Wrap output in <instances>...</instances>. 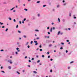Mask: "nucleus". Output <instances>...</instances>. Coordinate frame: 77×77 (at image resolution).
<instances>
[{
    "instance_id": "obj_1",
    "label": "nucleus",
    "mask_w": 77,
    "mask_h": 77,
    "mask_svg": "<svg viewBox=\"0 0 77 77\" xmlns=\"http://www.w3.org/2000/svg\"><path fill=\"white\" fill-rule=\"evenodd\" d=\"M33 72L35 74H36V73H37V72H36V71H33Z\"/></svg>"
},
{
    "instance_id": "obj_2",
    "label": "nucleus",
    "mask_w": 77,
    "mask_h": 77,
    "mask_svg": "<svg viewBox=\"0 0 77 77\" xmlns=\"http://www.w3.org/2000/svg\"><path fill=\"white\" fill-rule=\"evenodd\" d=\"M51 46H52V45L51 44H50L49 45V47H51Z\"/></svg>"
},
{
    "instance_id": "obj_3",
    "label": "nucleus",
    "mask_w": 77,
    "mask_h": 77,
    "mask_svg": "<svg viewBox=\"0 0 77 77\" xmlns=\"http://www.w3.org/2000/svg\"><path fill=\"white\" fill-rule=\"evenodd\" d=\"M66 5V3H65L63 4V6H65Z\"/></svg>"
},
{
    "instance_id": "obj_4",
    "label": "nucleus",
    "mask_w": 77,
    "mask_h": 77,
    "mask_svg": "<svg viewBox=\"0 0 77 77\" xmlns=\"http://www.w3.org/2000/svg\"><path fill=\"white\" fill-rule=\"evenodd\" d=\"M14 8H12V9H11V10H10V11H12V10H13V9H14Z\"/></svg>"
},
{
    "instance_id": "obj_5",
    "label": "nucleus",
    "mask_w": 77,
    "mask_h": 77,
    "mask_svg": "<svg viewBox=\"0 0 77 77\" xmlns=\"http://www.w3.org/2000/svg\"><path fill=\"white\" fill-rule=\"evenodd\" d=\"M60 32L59 31V32H58V33L57 35H59V34H60Z\"/></svg>"
},
{
    "instance_id": "obj_6",
    "label": "nucleus",
    "mask_w": 77,
    "mask_h": 77,
    "mask_svg": "<svg viewBox=\"0 0 77 77\" xmlns=\"http://www.w3.org/2000/svg\"><path fill=\"white\" fill-rule=\"evenodd\" d=\"M8 68H9V69H11V66H9L8 67Z\"/></svg>"
},
{
    "instance_id": "obj_7",
    "label": "nucleus",
    "mask_w": 77,
    "mask_h": 77,
    "mask_svg": "<svg viewBox=\"0 0 77 77\" xmlns=\"http://www.w3.org/2000/svg\"><path fill=\"white\" fill-rule=\"evenodd\" d=\"M58 21H59V22H60V19L58 18Z\"/></svg>"
},
{
    "instance_id": "obj_8",
    "label": "nucleus",
    "mask_w": 77,
    "mask_h": 77,
    "mask_svg": "<svg viewBox=\"0 0 77 77\" xmlns=\"http://www.w3.org/2000/svg\"><path fill=\"white\" fill-rule=\"evenodd\" d=\"M34 42H35V43H37V41H34Z\"/></svg>"
},
{
    "instance_id": "obj_9",
    "label": "nucleus",
    "mask_w": 77,
    "mask_h": 77,
    "mask_svg": "<svg viewBox=\"0 0 77 77\" xmlns=\"http://www.w3.org/2000/svg\"><path fill=\"white\" fill-rule=\"evenodd\" d=\"M24 10H25V11H28L27 9H26V8H25V9H24Z\"/></svg>"
},
{
    "instance_id": "obj_10",
    "label": "nucleus",
    "mask_w": 77,
    "mask_h": 77,
    "mask_svg": "<svg viewBox=\"0 0 77 77\" xmlns=\"http://www.w3.org/2000/svg\"><path fill=\"white\" fill-rule=\"evenodd\" d=\"M60 50H62V49H63V47H61V48H60Z\"/></svg>"
},
{
    "instance_id": "obj_11",
    "label": "nucleus",
    "mask_w": 77,
    "mask_h": 77,
    "mask_svg": "<svg viewBox=\"0 0 77 77\" xmlns=\"http://www.w3.org/2000/svg\"><path fill=\"white\" fill-rule=\"evenodd\" d=\"M48 35H50V33L49 32H48Z\"/></svg>"
},
{
    "instance_id": "obj_12",
    "label": "nucleus",
    "mask_w": 77,
    "mask_h": 77,
    "mask_svg": "<svg viewBox=\"0 0 77 77\" xmlns=\"http://www.w3.org/2000/svg\"><path fill=\"white\" fill-rule=\"evenodd\" d=\"M8 30V29L7 28L6 29L5 32H7Z\"/></svg>"
},
{
    "instance_id": "obj_13",
    "label": "nucleus",
    "mask_w": 77,
    "mask_h": 77,
    "mask_svg": "<svg viewBox=\"0 0 77 77\" xmlns=\"http://www.w3.org/2000/svg\"><path fill=\"white\" fill-rule=\"evenodd\" d=\"M17 73H18V74H20V72H18V71L17 72Z\"/></svg>"
},
{
    "instance_id": "obj_14",
    "label": "nucleus",
    "mask_w": 77,
    "mask_h": 77,
    "mask_svg": "<svg viewBox=\"0 0 77 77\" xmlns=\"http://www.w3.org/2000/svg\"><path fill=\"white\" fill-rule=\"evenodd\" d=\"M50 31H51V32H52V28H51V30H50Z\"/></svg>"
},
{
    "instance_id": "obj_15",
    "label": "nucleus",
    "mask_w": 77,
    "mask_h": 77,
    "mask_svg": "<svg viewBox=\"0 0 77 77\" xmlns=\"http://www.w3.org/2000/svg\"><path fill=\"white\" fill-rule=\"evenodd\" d=\"M37 3H40V1H38L37 2Z\"/></svg>"
},
{
    "instance_id": "obj_16",
    "label": "nucleus",
    "mask_w": 77,
    "mask_h": 77,
    "mask_svg": "<svg viewBox=\"0 0 77 77\" xmlns=\"http://www.w3.org/2000/svg\"><path fill=\"white\" fill-rule=\"evenodd\" d=\"M47 54H50V52L49 51L48 52Z\"/></svg>"
},
{
    "instance_id": "obj_17",
    "label": "nucleus",
    "mask_w": 77,
    "mask_h": 77,
    "mask_svg": "<svg viewBox=\"0 0 77 77\" xmlns=\"http://www.w3.org/2000/svg\"><path fill=\"white\" fill-rule=\"evenodd\" d=\"M18 32L19 33H21V31H20L18 30Z\"/></svg>"
},
{
    "instance_id": "obj_18",
    "label": "nucleus",
    "mask_w": 77,
    "mask_h": 77,
    "mask_svg": "<svg viewBox=\"0 0 77 77\" xmlns=\"http://www.w3.org/2000/svg\"><path fill=\"white\" fill-rule=\"evenodd\" d=\"M26 19L25 18L23 20V21H26Z\"/></svg>"
},
{
    "instance_id": "obj_19",
    "label": "nucleus",
    "mask_w": 77,
    "mask_h": 77,
    "mask_svg": "<svg viewBox=\"0 0 77 77\" xmlns=\"http://www.w3.org/2000/svg\"><path fill=\"white\" fill-rule=\"evenodd\" d=\"M40 51H42V49H40Z\"/></svg>"
},
{
    "instance_id": "obj_20",
    "label": "nucleus",
    "mask_w": 77,
    "mask_h": 77,
    "mask_svg": "<svg viewBox=\"0 0 77 77\" xmlns=\"http://www.w3.org/2000/svg\"><path fill=\"white\" fill-rule=\"evenodd\" d=\"M16 50H19V48H16Z\"/></svg>"
},
{
    "instance_id": "obj_21",
    "label": "nucleus",
    "mask_w": 77,
    "mask_h": 77,
    "mask_svg": "<svg viewBox=\"0 0 77 77\" xmlns=\"http://www.w3.org/2000/svg\"><path fill=\"white\" fill-rule=\"evenodd\" d=\"M38 43H36L35 44V45H38Z\"/></svg>"
},
{
    "instance_id": "obj_22",
    "label": "nucleus",
    "mask_w": 77,
    "mask_h": 77,
    "mask_svg": "<svg viewBox=\"0 0 77 77\" xmlns=\"http://www.w3.org/2000/svg\"><path fill=\"white\" fill-rule=\"evenodd\" d=\"M40 62V61L39 60H38L37 62V63H39V62Z\"/></svg>"
},
{
    "instance_id": "obj_23",
    "label": "nucleus",
    "mask_w": 77,
    "mask_h": 77,
    "mask_svg": "<svg viewBox=\"0 0 77 77\" xmlns=\"http://www.w3.org/2000/svg\"><path fill=\"white\" fill-rule=\"evenodd\" d=\"M18 25H17L16 26V28H18Z\"/></svg>"
},
{
    "instance_id": "obj_24",
    "label": "nucleus",
    "mask_w": 77,
    "mask_h": 77,
    "mask_svg": "<svg viewBox=\"0 0 77 77\" xmlns=\"http://www.w3.org/2000/svg\"><path fill=\"white\" fill-rule=\"evenodd\" d=\"M57 8H59V5H57Z\"/></svg>"
},
{
    "instance_id": "obj_25",
    "label": "nucleus",
    "mask_w": 77,
    "mask_h": 77,
    "mask_svg": "<svg viewBox=\"0 0 77 77\" xmlns=\"http://www.w3.org/2000/svg\"><path fill=\"white\" fill-rule=\"evenodd\" d=\"M10 63H11V64H12V62L10 61Z\"/></svg>"
},
{
    "instance_id": "obj_26",
    "label": "nucleus",
    "mask_w": 77,
    "mask_h": 77,
    "mask_svg": "<svg viewBox=\"0 0 77 77\" xmlns=\"http://www.w3.org/2000/svg\"><path fill=\"white\" fill-rule=\"evenodd\" d=\"M50 56L49 55V56H48V58H50Z\"/></svg>"
},
{
    "instance_id": "obj_27",
    "label": "nucleus",
    "mask_w": 77,
    "mask_h": 77,
    "mask_svg": "<svg viewBox=\"0 0 77 77\" xmlns=\"http://www.w3.org/2000/svg\"><path fill=\"white\" fill-rule=\"evenodd\" d=\"M33 43V42L32 41H31V42L30 44H32Z\"/></svg>"
},
{
    "instance_id": "obj_28",
    "label": "nucleus",
    "mask_w": 77,
    "mask_h": 77,
    "mask_svg": "<svg viewBox=\"0 0 77 77\" xmlns=\"http://www.w3.org/2000/svg\"><path fill=\"white\" fill-rule=\"evenodd\" d=\"M1 72H3L4 73H5V71H1Z\"/></svg>"
},
{
    "instance_id": "obj_29",
    "label": "nucleus",
    "mask_w": 77,
    "mask_h": 77,
    "mask_svg": "<svg viewBox=\"0 0 77 77\" xmlns=\"http://www.w3.org/2000/svg\"><path fill=\"white\" fill-rule=\"evenodd\" d=\"M39 39V38L38 37L36 38V39Z\"/></svg>"
},
{
    "instance_id": "obj_30",
    "label": "nucleus",
    "mask_w": 77,
    "mask_h": 77,
    "mask_svg": "<svg viewBox=\"0 0 77 77\" xmlns=\"http://www.w3.org/2000/svg\"><path fill=\"white\" fill-rule=\"evenodd\" d=\"M14 22H15L16 21V20H15V19H14Z\"/></svg>"
},
{
    "instance_id": "obj_31",
    "label": "nucleus",
    "mask_w": 77,
    "mask_h": 77,
    "mask_svg": "<svg viewBox=\"0 0 77 77\" xmlns=\"http://www.w3.org/2000/svg\"><path fill=\"white\" fill-rule=\"evenodd\" d=\"M29 62H31V60H29Z\"/></svg>"
},
{
    "instance_id": "obj_32",
    "label": "nucleus",
    "mask_w": 77,
    "mask_h": 77,
    "mask_svg": "<svg viewBox=\"0 0 77 77\" xmlns=\"http://www.w3.org/2000/svg\"><path fill=\"white\" fill-rule=\"evenodd\" d=\"M9 19L10 20H12V19L11 18H9Z\"/></svg>"
},
{
    "instance_id": "obj_33",
    "label": "nucleus",
    "mask_w": 77,
    "mask_h": 77,
    "mask_svg": "<svg viewBox=\"0 0 77 77\" xmlns=\"http://www.w3.org/2000/svg\"><path fill=\"white\" fill-rule=\"evenodd\" d=\"M25 71V70H23V72H24Z\"/></svg>"
},
{
    "instance_id": "obj_34",
    "label": "nucleus",
    "mask_w": 77,
    "mask_h": 77,
    "mask_svg": "<svg viewBox=\"0 0 77 77\" xmlns=\"http://www.w3.org/2000/svg\"><path fill=\"white\" fill-rule=\"evenodd\" d=\"M35 31H36L37 32H39V31L38 30L36 29L35 30Z\"/></svg>"
},
{
    "instance_id": "obj_35",
    "label": "nucleus",
    "mask_w": 77,
    "mask_h": 77,
    "mask_svg": "<svg viewBox=\"0 0 77 77\" xmlns=\"http://www.w3.org/2000/svg\"><path fill=\"white\" fill-rule=\"evenodd\" d=\"M61 44H62V45H64V43H61Z\"/></svg>"
},
{
    "instance_id": "obj_36",
    "label": "nucleus",
    "mask_w": 77,
    "mask_h": 77,
    "mask_svg": "<svg viewBox=\"0 0 77 77\" xmlns=\"http://www.w3.org/2000/svg\"><path fill=\"white\" fill-rule=\"evenodd\" d=\"M73 62H74L73 61H72L71 62H70V63H73Z\"/></svg>"
},
{
    "instance_id": "obj_37",
    "label": "nucleus",
    "mask_w": 77,
    "mask_h": 77,
    "mask_svg": "<svg viewBox=\"0 0 77 77\" xmlns=\"http://www.w3.org/2000/svg\"><path fill=\"white\" fill-rule=\"evenodd\" d=\"M68 29L69 30H71V28H69Z\"/></svg>"
},
{
    "instance_id": "obj_38",
    "label": "nucleus",
    "mask_w": 77,
    "mask_h": 77,
    "mask_svg": "<svg viewBox=\"0 0 77 77\" xmlns=\"http://www.w3.org/2000/svg\"><path fill=\"white\" fill-rule=\"evenodd\" d=\"M23 37H24V38H26V35H24V36H23Z\"/></svg>"
},
{
    "instance_id": "obj_39",
    "label": "nucleus",
    "mask_w": 77,
    "mask_h": 77,
    "mask_svg": "<svg viewBox=\"0 0 77 77\" xmlns=\"http://www.w3.org/2000/svg\"><path fill=\"white\" fill-rule=\"evenodd\" d=\"M50 60L51 61H52L53 60V59L51 58V59Z\"/></svg>"
},
{
    "instance_id": "obj_40",
    "label": "nucleus",
    "mask_w": 77,
    "mask_h": 77,
    "mask_svg": "<svg viewBox=\"0 0 77 77\" xmlns=\"http://www.w3.org/2000/svg\"><path fill=\"white\" fill-rule=\"evenodd\" d=\"M1 25H3V23H1Z\"/></svg>"
},
{
    "instance_id": "obj_41",
    "label": "nucleus",
    "mask_w": 77,
    "mask_h": 77,
    "mask_svg": "<svg viewBox=\"0 0 77 77\" xmlns=\"http://www.w3.org/2000/svg\"><path fill=\"white\" fill-rule=\"evenodd\" d=\"M42 57H45V56H44V55H42Z\"/></svg>"
},
{
    "instance_id": "obj_42",
    "label": "nucleus",
    "mask_w": 77,
    "mask_h": 77,
    "mask_svg": "<svg viewBox=\"0 0 77 77\" xmlns=\"http://www.w3.org/2000/svg\"><path fill=\"white\" fill-rule=\"evenodd\" d=\"M68 69H70V67H68Z\"/></svg>"
},
{
    "instance_id": "obj_43",
    "label": "nucleus",
    "mask_w": 77,
    "mask_h": 77,
    "mask_svg": "<svg viewBox=\"0 0 77 77\" xmlns=\"http://www.w3.org/2000/svg\"><path fill=\"white\" fill-rule=\"evenodd\" d=\"M45 6H46V5H44L43 6V7H45Z\"/></svg>"
},
{
    "instance_id": "obj_44",
    "label": "nucleus",
    "mask_w": 77,
    "mask_h": 77,
    "mask_svg": "<svg viewBox=\"0 0 77 77\" xmlns=\"http://www.w3.org/2000/svg\"><path fill=\"white\" fill-rule=\"evenodd\" d=\"M27 57L26 56V57H25V59H27Z\"/></svg>"
},
{
    "instance_id": "obj_45",
    "label": "nucleus",
    "mask_w": 77,
    "mask_h": 77,
    "mask_svg": "<svg viewBox=\"0 0 77 77\" xmlns=\"http://www.w3.org/2000/svg\"><path fill=\"white\" fill-rule=\"evenodd\" d=\"M40 15L39 14H38V17H39Z\"/></svg>"
},
{
    "instance_id": "obj_46",
    "label": "nucleus",
    "mask_w": 77,
    "mask_h": 77,
    "mask_svg": "<svg viewBox=\"0 0 77 77\" xmlns=\"http://www.w3.org/2000/svg\"><path fill=\"white\" fill-rule=\"evenodd\" d=\"M66 41H67V42H69V40H66Z\"/></svg>"
},
{
    "instance_id": "obj_47",
    "label": "nucleus",
    "mask_w": 77,
    "mask_h": 77,
    "mask_svg": "<svg viewBox=\"0 0 77 77\" xmlns=\"http://www.w3.org/2000/svg\"><path fill=\"white\" fill-rule=\"evenodd\" d=\"M16 54H18V52H16Z\"/></svg>"
},
{
    "instance_id": "obj_48",
    "label": "nucleus",
    "mask_w": 77,
    "mask_h": 77,
    "mask_svg": "<svg viewBox=\"0 0 77 77\" xmlns=\"http://www.w3.org/2000/svg\"><path fill=\"white\" fill-rule=\"evenodd\" d=\"M15 11H16L15 10H14L13 11V12H15Z\"/></svg>"
},
{
    "instance_id": "obj_49",
    "label": "nucleus",
    "mask_w": 77,
    "mask_h": 77,
    "mask_svg": "<svg viewBox=\"0 0 77 77\" xmlns=\"http://www.w3.org/2000/svg\"><path fill=\"white\" fill-rule=\"evenodd\" d=\"M22 23H23V24H24V22L23 21H22Z\"/></svg>"
},
{
    "instance_id": "obj_50",
    "label": "nucleus",
    "mask_w": 77,
    "mask_h": 77,
    "mask_svg": "<svg viewBox=\"0 0 77 77\" xmlns=\"http://www.w3.org/2000/svg\"><path fill=\"white\" fill-rule=\"evenodd\" d=\"M66 53H68V51L66 50Z\"/></svg>"
},
{
    "instance_id": "obj_51",
    "label": "nucleus",
    "mask_w": 77,
    "mask_h": 77,
    "mask_svg": "<svg viewBox=\"0 0 77 77\" xmlns=\"http://www.w3.org/2000/svg\"><path fill=\"white\" fill-rule=\"evenodd\" d=\"M74 19H76V17H74Z\"/></svg>"
},
{
    "instance_id": "obj_52",
    "label": "nucleus",
    "mask_w": 77,
    "mask_h": 77,
    "mask_svg": "<svg viewBox=\"0 0 77 77\" xmlns=\"http://www.w3.org/2000/svg\"><path fill=\"white\" fill-rule=\"evenodd\" d=\"M28 48H30V46L29 45L28 46Z\"/></svg>"
},
{
    "instance_id": "obj_53",
    "label": "nucleus",
    "mask_w": 77,
    "mask_h": 77,
    "mask_svg": "<svg viewBox=\"0 0 77 77\" xmlns=\"http://www.w3.org/2000/svg\"><path fill=\"white\" fill-rule=\"evenodd\" d=\"M53 30H54V29H55V28H54V27H53Z\"/></svg>"
},
{
    "instance_id": "obj_54",
    "label": "nucleus",
    "mask_w": 77,
    "mask_h": 77,
    "mask_svg": "<svg viewBox=\"0 0 77 77\" xmlns=\"http://www.w3.org/2000/svg\"><path fill=\"white\" fill-rule=\"evenodd\" d=\"M28 67H30V66L28 65Z\"/></svg>"
},
{
    "instance_id": "obj_55",
    "label": "nucleus",
    "mask_w": 77,
    "mask_h": 77,
    "mask_svg": "<svg viewBox=\"0 0 77 77\" xmlns=\"http://www.w3.org/2000/svg\"><path fill=\"white\" fill-rule=\"evenodd\" d=\"M39 47H40V48H41V47H42V46H41V45H40L39 46Z\"/></svg>"
},
{
    "instance_id": "obj_56",
    "label": "nucleus",
    "mask_w": 77,
    "mask_h": 77,
    "mask_svg": "<svg viewBox=\"0 0 77 77\" xmlns=\"http://www.w3.org/2000/svg\"><path fill=\"white\" fill-rule=\"evenodd\" d=\"M50 72H52V69H51V70H50Z\"/></svg>"
},
{
    "instance_id": "obj_57",
    "label": "nucleus",
    "mask_w": 77,
    "mask_h": 77,
    "mask_svg": "<svg viewBox=\"0 0 77 77\" xmlns=\"http://www.w3.org/2000/svg\"><path fill=\"white\" fill-rule=\"evenodd\" d=\"M1 51H3V50H1Z\"/></svg>"
},
{
    "instance_id": "obj_58",
    "label": "nucleus",
    "mask_w": 77,
    "mask_h": 77,
    "mask_svg": "<svg viewBox=\"0 0 77 77\" xmlns=\"http://www.w3.org/2000/svg\"><path fill=\"white\" fill-rule=\"evenodd\" d=\"M32 60H34V58H32V59H31Z\"/></svg>"
},
{
    "instance_id": "obj_59",
    "label": "nucleus",
    "mask_w": 77,
    "mask_h": 77,
    "mask_svg": "<svg viewBox=\"0 0 77 77\" xmlns=\"http://www.w3.org/2000/svg\"><path fill=\"white\" fill-rule=\"evenodd\" d=\"M62 34H63V32H61L60 33V35H62Z\"/></svg>"
},
{
    "instance_id": "obj_60",
    "label": "nucleus",
    "mask_w": 77,
    "mask_h": 77,
    "mask_svg": "<svg viewBox=\"0 0 77 77\" xmlns=\"http://www.w3.org/2000/svg\"><path fill=\"white\" fill-rule=\"evenodd\" d=\"M71 14L70 13L69 14V16H70V17H71Z\"/></svg>"
},
{
    "instance_id": "obj_61",
    "label": "nucleus",
    "mask_w": 77,
    "mask_h": 77,
    "mask_svg": "<svg viewBox=\"0 0 77 77\" xmlns=\"http://www.w3.org/2000/svg\"><path fill=\"white\" fill-rule=\"evenodd\" d=\"M19 23H20V24H21V21H20L19 22Z\"/></svg>"
},
{
    "instance_id": "obj_62",
    "label": "nucleus",
    "mask_w": 77,
    "mask_h": 77,
    "mask_svg": "<svg viewBox=\"0 0 77 77\" xmlns=\"http://www.w3.org/2000/svg\"><path fill=\"white\" fill-rule=\"evenodd\" d=\"M51 24H52V25H53V24H54V23H52Z\"/></svg>"
},
{
    "instance_id": "obj_63",
    "label": "nucleus",
    "mask_w": 77,
    "mask_h": 77,
    "mask_svg": "<svg viewBox=\"0 0 77 77\" xmlns=\"http://www.w3.org/2000/svg\"><path fill=\"white\" fill-rule=\"evenodd\" d=\"M45 38H47V36H45Z\"/></svg>"
},
{
    "instance_id": "obj_64",
    "label": "nucleus",
    "mask_w": 77,
    "mask_h": 77,
    "mask_svg": "<svg viewBox=\"0 0 77 77\" xmlns=\"http://www.w3.org/2000/svg\"><path fill=\"white\" fill-rule=\"evenodd\" d=\"M39 65H42V64L41 63H40Z\"/></svg>"
}]
</instances>
